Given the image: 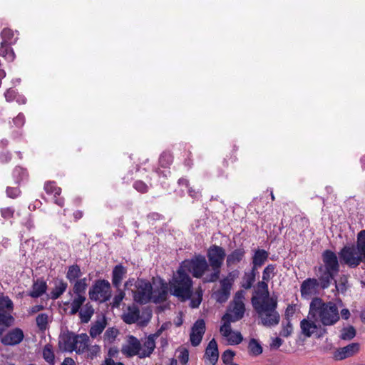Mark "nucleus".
Masks as SVG:
<instances>
[{
	"label": "nucleus",
	"instance_id": "16",
	"mask_svg": "<svg viewBox=\"0 0 365 365\" xmlns=\"http://www.w3.org/2000/svg\"><path fill=\"white\" fill-rule=\"evenodd\" d=\"M24 338L21 329L14 328L9 330L1 338V342L5 346H15L19 344Z\"/></svg>",
	"mask_w": 365,
	"mask_h": 365
},
{
	"label": "nucleus",
	"instance_id": "52",
	"mask_svg": "<svg viewBox=\"0 0 365 365\" xmlns=\"http://www.w3.org/2000/svg\"><path fill=\"white\" fill-rule=\"evenodd\" d=\"M235 355V353L233 351L227 349L223 352L221 357L222 361L225 364H231Z\"/></svg>",
	"mask_w": 365,
	"mask_h": 365
},
{
	"label": "nucleus",
	"instance_id": "46",
	"mask_svg": "<svg viewBox=\"0 0 365 365\" xmlns=\"http://www.w3.org/2000/svg\"><path fill=\"white\" fill-rule=\"evenodd\" d=\"M173 155L170 153H163L161 154L159 158V163L161 167L168 168L173 163Z\"/></svg>",
	"mask_w": 365,
	"mask_h": 365
},
{
	"label": "nucleus",
	"instance_id": "32",
	"mask_svg": "<svg viewBox=\"0 0 365 365\" xmlns=\"http://www.w3.org/2000/svg\"><path fill=\"white\" fill-rule=\"evenodd\" d=\"M349 274H341L337 280H334V285L336 291L338 293L344 294L349 288Z\"/></svg>",
	"mask_w": 365,
	"mask_h": 365
},
{
	"label": "nucleus",
	"instance_id": "62",
	"mask_svg": "<svg viewBox=\"0 0 365 365\" xmlns=\"http://www.w3.org/2000/svg\"><path fill=\"white\" fill-rule=\"evenodd\" d=\"M88 350L90 352L91 356H96L101 351V348L98 345L92 346L90 349L88 348Z\"/></svg>",
	"mask_w": 365,
	"mask_h": 365
},
{
	"label": "nucleus",
	"instance_id": "33",
	"mask_svg": "<svg viewBox=\"0 0 365 365\" xmlns=\"http://www.w3.org/2000/svg\"><path fill=\"white\" fill-rule=\"evenodd\" d=\"M81 323H88L94 314V309L90 303L86 304L78 312Z\"/></svg>",
	"mask_w": 365,
	"mask_h": 365
},
{
	"label": "nucleus",
	"instance_id": "49",
	"mask_svg": "<svg viewBox=\"0 0 365 365\" xmlns=\"http://www.w3.org/2000/svg\"><path fill=\"white\" fill-rule=\"evenodd\" d=\"M14 36V31L10 29H4L1 32V37L2 38L3 41L2 42H4V43H9L11 42V39Z\"/></svg>",
	"mask_w": 365,
	"mask_h": 365
},
{
	"label": "nucleus",
	"instance_id": "10",
	"mask_svg": "<svg viewBox=\"0 0 365 365\" xmlns=\"http://www.w3.org/2000/svg\"><path fill=\"white\" fill-rule=\"evenodd\" d=\"M91 300L101 303L108 301L111 297V287L108 280H96L88 292Z\"/></svg>",
	"mask_w": 365,
	"mask_h": 365
},
{
	"label": "nucleus",
	"instance_id": "42",
	"mask_svg": "<svg viewBox=\"0 0 365 365\" xmlns=\"http://www.w3.org/2000/svg\"><path fill=\"white\" fill-rule=\"evenodd\" d=\"M11 312L4 311L0 312V324L5 327H11L14 322V318L11 315Z\"/></svg>",
	"mask_w": 365,
	"mask_h": 365
},
{
	"label": "nucleus",
	"instance_id": "9",
	"mask_svg": "<svg viewBox=\"0 0 365 365\" xmlns=\"http://www.w3.org/2000/svg\"><path fill=\"white\" fill-rule=\"evenodd\" d=\"M317 278H307L300 286L301 296L303 299H309L312 296L317 295L319 289L324 290L330 287V284L319 275Z\"/></svg>",
	"mask_w": 365,
	"mask_h": 365
},
{
	"label": "nucleus",
	"instance_id": "1",
	"mask_svg": "<svg viewBox=\"0 0 365 365\" xmlns=\"http://www.w3.org/2000/svg\"><path fill=\"white\" fill-rule=\"evenodd\" d=\"M170 293L180 302L190 301L192 308H197L202 299V290L199 288L195 297L191 299L193 293V282L187 273L178 268L169 282Z\"/></svg>",
	"mask_w": 365,
	"mask_h": 365
},
{
	"label": "nucleus",
	"instance_id": "47",
	"mask_svg": "<svg viewBox=\"0 0 365 365\" xmlns=\"http://www.w3.org/2000/svg\"><path fill=\"white\" fill-rule=\"evenodd\" d=\"M275 269V265L268 264L262 272V280L269 282L274 276V272Z\"/></svg>",
	"mask_w": 365,
	"mask_h": 365
},
{
	"label": "nucleus",
	"instance_id": "5",
	"mask_svg": "<svg viewBox=\"0 0 365 365\" xmlns=\"http://www.w3.org/2000/svg\"><path fill=\"white\" fill-rule=\"evenodd\" d=\"M322 264L314 267V274L319 275L331 284L340 269L338 257L334 252L326 250L322 254Z\"/></svg>",
	"mask_w": 365,
	"mask_h": 365
},
{
	"label": "nucleus",
	"instance_id": "38",
	"mask_svg": "<svg viewBox=\"0 0 365 365\" xmlns=\"http://www.w3.org/2000/svg\"><path fill=\"white\" fill-rule=\"evenodd\" d=\"M86 281V278H83L74 281L75 283L73 290L76 296H84L88 286Z\"/></svg>",
	"mask_w": 365,
	"mask_h": 365
},
{
	"label": "nucleus",
	"instance_id": "25",
	"mask_svg": "<svg viewBox=\"0 0 365 365\" xmlns=\"http://www.w3.org/2000/svg\"><path fill=\"white\" fill-rule=\"evenodd\" d=\"M205 356L212 364L215 365L219 358V351L217 344L215 339H212L208 344L206 349Z\"/></svg>",
	"mask_w": 365,
	"mask_h": 365
},
{
	"label": "nucleus",
	"instance_id": "36",
	"mask_svg": "<svg viewBox=\"0 0 365 365\" xmlns=\"http://www.w3.org/2000/svg\"><path fill=\"white\" fill-rule=\"evenodd\" d=\"M43 359L51 365H53L55 363V355L53 349V346L50 344H47L44 346L42 351Z\"/></svg>",
	"mask_w": 365,
	"mask_h": 365
},
{
	"label": "nucleus",
	"instance_id": "58",
	"mask_svg": "<svg viewBox=\"0 0 365 365\" xmlns=\"http://www.w3.org/2000/svg\"><path fill=\"white\" fill-rule=\"evenodd\" d=\"M6 101L11 102L16 98V91L13 89L7 90L4 93Z\"/></svg>",
	"mask_w": 365,
	"mask_h": 365
},
{
	"label": "nucleus",
	"instance_id": "34",
	"mask_svg": "<svg viewBox=\"0 0 365 365\" xmlns=\"http://www.w3.org/2000/svg\"><path fill=\"white\" fill-rule=\"evenodd\" d=\"M50 322L51 317L48 314L41 313L36 317V326L41 331H45L48 328Z\"/></svg>",
	"mask_w": 365,
	"mask_h": 365
},
{
	"label": "nucleus",
	"instance_id": "12",
	"mask_svg": "<svg viewBox=\"0 0 365 365\" xmlns=\"http://www.w3.org/2000/svg\"><path fill=\"white\" fill-rule=\"evenodd\" d=\"M135 290H132L133 299L137 303L145 304L148 303L152 297V284L142 279H138L135 284Z\"/></svg>",
	"mask_w": 365,
	"mask_h": 365
},
{
	"label": "nucleus",
	"instance_id": "40",
	"mask_svg": "<svg viewBox=\"0 0 365 365\" xmlns=\"http://www.w3.org/2000/svg\"><path fill=\"white\" fill-rule=\"evenodd\" d=\"M86 301L85 296H76L71 302L70 314L74 315L81 310V307Z\"/></svg>",
	"mask_w": 365,
	"mask_h": 365
},
{
	"label": "nucleus",
	"instance_id": "31",
	"mask_svg": "<svg viewBox=\"0 0 365 365\" xmlns=\"http://www.w3.org/2000/svg\"><path fill=\"white\" fill-rule=\"evenodd\" d=\"M257 270L252 269L250 272H245L243 274L241 282V287L245 289H250L255 282Z\"/></svg>",
	"mask_w": 365,
	"mask_h": 365
},
{
	"label": "nucleus",
	"instance_id": "2",
	"mask_svg": "<svg viewBox=\"0 0 365 365\" xmlns=\"http://www.w3.org/2000/svg\"><path fill=\"white\" fill-rule=\"evenodd\" d=\"M309 317L317 320L323 327L332 326L340 319L339 309L333 302H325L319 297H314L309 304Z\"/></svg>",
	"mask_w": 365,
	"mask_h": 365
},
{
	"label": "nucleus",
	"instance_id": "39",
	"mask_svg": "<svg viewBox=\"0 0 365 365\" xmlns=\"http://www.w3.org/2000/svg\"><path fill=\"white\" fill-rule=\"evenodd\" d=\"M81 271L80 267L78 264H73L68 267L66 278L70 282L78 280L81 276Z\"/></svg>",
	"mask_w": 365,
	"mask_h": 365
},
{
	"label": "nucleus",
	"instance_id": "37",
	"mask_svg": "<svg viewBox=\"0 0 365 365\" xmlns=\"http://www.w3.org/2000/svg\"><path fill=\"white\" fill-rule=\"evenodd\" d=\"M0 56L8 61H13L15 58V53L13 49L7 43H4V42L1 43Z\"/></svg>",
	"mask_w": 365,
	"mask_h": 365
},
{
	"label": "nucleus",
	"instance_id": "53",
	"mask_svg": "<svg viewBox=\"0 0 365 365\" xmlns=\"http://www.w3.org/2000/svg\"><path fill=\"white\" fill-rule=\"evenodd\" d=\"M133 186L138 192L141 193H146L149 190L148 185L142 180L135 181Z\"/></svg>",
	"mask_w": 365,
	"mask_h": 365
},
{
	"label": "nucleus",
	"instance_id": "56",
	"mask_svg": "<svg viewBox=\"0 0 365 365\" xmlns=\"http://www.w3.org/2000/svg\"><path fill=\"white\" fill-rule=\"evenodd\" d=\"M6 193L9 197L15 198L19 195L20 191L17 187H7Z\"/></svg>",
	"mask_w": 365,
	"mask_h": 365
},
{
	"label": "nucleus",
	"instance_id": "48",
	"mask_svg": "<svg viewBox=\"0 0 365 365\" xmlns=\"http://www.w3.org/2000/svg\"><path fill=\"white\" fill-rule=\"evenodd\" d=\"M117 289V294L113 297V302L111 303L112 307H118L125 298V294L123 290H122L120 287Z\"/></svg>",
	"mask_w": 365,
	"mask_h": 365
},
{
	"label": "nucleus",
	"instance_id": "44",
	"mask_svg": "<svg viewBox=\"0 0 365 365\" xmlns=\"http://www.w3.org/2000/svg\"><path fill=\"white\" fill-rule=\"evenodd\" d=\"M119 331L117 329L111 327L108 328L104 333L103 339L106 343H113L117 337Z\"/></svg>",
	"mask_w": 365,
	"mask_h": 365
},
{
	"label": "nucleus",
	"instance_id": "21",
	"mask_svg": "<svg viewBox=\"0 0 365 365\" xmlns=\"http://www.w3.org/2000/svg\"><path fill=\"white\" fill-rule=\"evenodd\" d=\"M44 190L47 194H53L55 197L54 202L60 207L64 205V199L63 197L57 198L56 197L61 193V188L58 187L55 182L48 181L44 184Z\"/></svg>",
	"mask_w": 365,
	"mask_h": 365
},
{
	"label": "nucleus",
	"instance_id": "19",
	"mask_svg": "<svg viewBox=\"0 0 365 365\" xmlns=\"http://www.w3.org/2000/svg\"><path fill=\"white\" fill-rule=\"evenodd\" d=\"M76 334L67 331L60 335L58 340V347L64 352L73 351L74 340Z\"/></svg>",
	"mask_w": 365,
	"mask_h": 365
},
{
	"label": "nucleus",
	"instance_id": "27",
	"mask_svg": "<svg viewBox=\"0 0 365 365\" xmlns=\"http://www.w3.org/2000/svg\"><path fill=\"white\" fill-rule=\"evenodd\" d=\"M269 253L264 250L257 249L255 251L252 256V267L253 269L257 270L261 267L264 262L267 260Z\"/></svg>",
	"mask_w": 365,
	"mask_h": 365
},
{
	"label": "nucleus",
	"instance_id": "3",
	"mask_svg": "<svg viewBox=\"0 0 365 365\" xmlns=\"http://www.w3.org/2000/svg\"><path fill=\"white\" fill-rule=\"evenodd\" d=\"M338 255L341 263L350 268L365 264V230L357 234L356 245L344 246Z\"/></svg>",
	"mask_w": 365,
	"mask_h": 365
},
{
	"label": "nucleus",
	"instance_id": "63",
	"mask_svg": "<svg viewBox=\"0 0 365 365\" xmlns=\"http://www.w3.org/2000/svg\"><path fill=\"white\" fill-rule=\"evenodd\" d=\"M294 312V305L289 304L285 310V317H287V320L289 319V318L293 315Z\"/></svg>",
	"mask_w": 365,
	"mask_h": 365
},
{
	"label": "nucleus",
	"instance_id": "59",
	"mask_svg": "<svg viewBox=\"0 0 365 365\" xmlns=\"http://www.w3.org/2000/svg\"><path fill=\"white\" fill-rule=\"evenodd\" d=\"M283 343V341L279 337L274 338L272 343L270 344V346L272 349H278Z\"/></svg>",
	"mask_w": 365,
	"mask_h": 365
},
{
	"label": "nucleus",
	"instance_id": "6",
	"mask_svg": "<svg viewBox=\"0 0 365 365\" xmlns=\"http://www.w3.org/2000/svg\"><path fill=\"white\" fill-rule=\"evenodd\" d=\"M226 256L225 250L222 247L213 245L207 250V257L209 266L212 267V272L205 274L202 277L204 283L215 282L218 280L220 275V269Z\"/></svg>",
	"mask_w": 365,
	"mask_h": 365
},
{
	"label": "nucleus",
	"instance_id": "60",
	"mask_svg": "<svg viewBox=\"0 0 365 365\" xmlns=\"http://www.w3.org/2000/svg\"><path fill=\"white\" fill-rule=\"evenodd\" d=\"M11 158V154L8 152H3L0 154V161L3 163H8Z\"/></svg>",
	"mask_w": 365,
	"mask_h": 365
},
{
	"label": "nucleus",
	"instance_id": "15",
	"mask_svg": "<svg viewBox=\"0 0 365 365\" xmlns=\"http://www.w3.org/2000/svg\"><path fill=\"white\" fill-rule=\"evenodd\" d=\"M140 339L133 335H128L125 343L122 346L121 352L127 357L138 356L140 358Z\"/></svg>",
	"mask_w": 365,
	"mask_h": 365
},
{
	"label": "nucleus",
	"instance_id": "45",
	"mask_svg": "<svg viewBox=\"0 0 365 365\" xmlns=\"http://www.w3.org/2000/svg\"><path fill=\"white\" fill-rule=\"evenodd\" d=\"M356 336V330L352 326L344 328L341 330V339L343 340H351Z\"/></svg>",
	"mask_w": 365,
	"mask_h": 365
},
{
	"label": "nucleus",
	"instance_id": "54",
	"mask_svg": "<svg viewBox=\"0 0 365 365\" xmlns=\"http://www.w3.org/2000/svg\"><path fill=\"white\" fill-rule=\"evenodd\" d=\"M180 354L178 356L179 361L182 364H186L189 360V352L187 349L182 348L179 350Z\"/></svg>",
	"mask_w": 365,
	"mask_h": 365
},
{
	"label": "nucleus",
	"instance_id": "8",
	"mask_svg": "<svg viewBox=\"0 0 365 365\" xmlns=\"http://www.w3.org/2000/svg\"><path fill=\"white\" fill-rule=\"evenodd\" d=\"M179 268L185 273H190L195 278H202L209 269V264L205 257L200 255L190 259L184 260Z\"/></svg>",
	"mask_w": 365,
	"mask_h": 365
},
{
	"label": "nucleus",
	"instance_id": "23",
	"mask_svg": "<svg viewBox=\"0 0 365 365\" xmlns=\"http://www.w3.org/2000/svg\"><path fill=\"white\" fill-rule=\"evenodd\" d=\"M222 325L220 328V332L221 334L225 337L230 345H237L240 344L243 337L240 332L239 331H232L231 328V324H229V329H227V331H222Z\"/></svg>",
	"mask_w": 365,
	"mask_h": 365
},
{
	"label": "nucleus",
	"instance_id": "50",
	"mask_svg": "<svg viewBox=\"0 0 365 365\" xmlns=\"http://www.w3.org/2000/svg\"><path fill=\"white\" fill-rule=\"evenodd\" d=\"M293 331V327L289 319L287 320L286 324L282 325V329L279 333L283 337H289Z\"/></svg>",
	"mask_w": 365,
	"mask_h": 365
},
{
	"label": "nucleus",
	"instance_id": "4",
	"mask_svg": "<svg viewBox=\"0 0 365 365\" xmlns=\"http://www.w3.org/2000/svg\"><path fill=\"white\" fill-rule=\"evenodd\" d=\"M252 304L263 326L272 327L279 324L280 315L277 311V299H268L262 302H259L257 299H254Z\"/></svg>",
	"mask_w": 365,
	"mask_h": 365
},
{
	"label": "nucleus",
	"instance_id": "43",
	"mask_svg": "<svg viewBox=\"0 0 365 365\" xmlns=\"http://www.w3.org/2000/svg\"><path fill=\"white\" fill-rule=\"evenodd\" d=\"M248 349L250 353L255 356H258L262 353V347L255 339L250 340Z\"/></svg>",
	"mask_w": 365,
	"mask_h": 365
},
{
	"label": "nucleus",
	"instance_id": "29",
	"mask_svg": "<svg viewBox=\"0 0 365 365\" xmlns=\"http://www.w3.org/2000/svg\"><path fill=\"white\" fill-rule=\"evenodd\" d=\"M245 255V250L243 247H240L232 251L230 255H227L226 259V264L227 267L236 264L240 262L244 258Z\"/></svg>",
	"mask_w": 365,
	"mask_h": 365
},
{
	"label": "nucleus",
	"instance_id": "28",
	"mask_svg": "<svg viewBox=\"0 0 365 365\" xmlns=\"http://www.w3.org/2000/svg\"><path fill=\"white\" fill-rule=\"evenodd\" d=\"M46 282L43 279H38L34 282L31 291L29 293V296L32 298H38L46 293Z\"/></svg>",
	"mask_w": 365,
	"mask_h": 365
},
{
	"label": "nucleus",
	"instance_id": "24",
	"mask_svg": "<svg viewBox=\"0 0 365 365\" xmlns=\"http://www.w3.org/2000/svg\"><path fill=\"white\" fill-rule=\"evenodd\" d=\"M359 349V345L357 343H351L344 347L338 349L335 354V358L341 360L356 354Z\"/></svg>",
	"mask_w": 365,
	"mask_h": 365
},
{
	"label": "nucleus",
	"instance_id": "18",
	"mask_svg": "<svg viewBox=\"0 0 365 365\" xmlns=\"http://www.w3.org/2000/svg\"><path fill=\"white\" fill-rule=\"evenodd\" d=\"M140 341V359L150 357L153 354L156 347V343L153 339V336H146L142 338Z\"/></svg>",
	"mask_w": 365,
	"mask_h": 365
},
{
	"label": "nucleus",
	"instance_id": "35",
	"mask_svg": "<svg viewBox=\"0 0 365 365\" xmlns=\"http://www.w3.org/2000/svg\"><path fill=\"white\" fill-rule=\"evenodd\" d=\"M68 284L63 280H58L55 282V286L51 292V298L57 299L66 290Z\"/></svg>",
	"mask_w": 365,
	"mask_h": 365
},
{
	"label": "nucleus",
	"instance_id": "30",
	"mask_svg": "<svg viewBox=\"0 0 365 365\" xmlns=\"http://www.w3.org/2000/svg\"><path fill=\"white\" fill-rule=\"evenodd\" d=\"M107 325V322L105 317L97 319L91 327L89 330L90 336L92 338H96L99 336Z\"/></svg>",
	"mask_w": 365,
	"mask_h": 365
},
{
	"label": "nucleus",
	"instance_id": "11",
	"mask_svg": "<svg viewBox=\"0 0 365 365\" xmlns=\"http://www.w3.org/2000/svg\"><path fill=\"white\" fill-rule=\"evenodd\" d=\"M152 314L150 311L143 312L142 317L140 315V309L135 305L129 306L127 310L122 314L123 321L128 324H132L138 322L142 325H146L150 320Z\"/></svg>",
	"mask_w": 365,
	"mask_h": 365
},
{
	"label": "nucleus",
	"instance_id": "22",
	"mask_svg": "<svg viewBox=\"0 0 365 365\" xmlns=\"http://www.w3.org/2000/svg\"><path fill=\"white\" fill-rule=\"evenodd\" d=\"M127 274V268L119 264L115 266L112 271V284L116 289L120 287L123 278Z\"/></svg>",
	"mask_w": 365,
	"mask_h": 365
},
{
	"label": "nucleus",
	"instance_id": "55",
	"mask_svg": "<svg viewBox=\"0 0 365 365\" xmlns=\"http://www.w3.org/2000/svg\"><path fill=\"white\" fill-rule=\"evenodd\" d=\"M14 212V210L10 207L4 208L1 211V216L4 219H9V218L12 217Z\"/></svg>",
	"mask_w": 365,
	"mask_h": 365
},
{
	"label": "nucleus",
	"instance_id": "17",
	"mask_svg": "<svg viewBox=\"0 0 365 365\" xmlns=\"http://www.w3.org/2000/svg\"><path fill=\"white\" fill-rule=\"evenodd\" d=\"M205 330V322L203 319H198L194 323L190 334V340L193 346H197L200 344Z\"/></svg>",
	"mask_w": 365,
	"mask_h": 365
},
{
	"label": "nucleus",
	"instance_id": "7",
	"mask_svg": "<svg viewBox=\"0 0 365 365\" xmlns=\"http://www.w3.org/2000/svg\"><path fill=\"white\" fill-rule=\"evenodd\" d=\"M244 299V291H237L235 294L233 300L228 307L226 313L222 317V320L224 321L222 331L225 330V331H227L229 324L236 322L243 318L245 312Z\"/></svg>",
	"mask_w": 365,
	"mask_h": 365
},
{
	"label": "nucleus",
	"instance_id": "14",
	"mask_svg": "<svg viewBox=\"0 0 365 365\" xmlns=\"http://www.w3.org/2000/svg\"><path fill=\"white\" fill-rule=\"evenodd\" d=\"M300 329L302 334L306 337L315 334L317 338H321L327 333V329L322 327L317 320L309 318V314L300 322Z\"/></svg>",
	"mask_w": 365,
	"mask_h": 365
},
{
	"label": "nucleus",
	"instance_id": "20",
	"mask_svg": "<svg viewBox=\"0 0 365 365\" xmlns=\"http://www.w3.org/2000/svg\"><path fill=\"white\" fill-rule=\"evenodd\" d=\"M267 282V281L262 280L257 283V289L255 291V294L251 299L252 304H253L254 299H257L259 302L274 299L269 297Z\"/></svg>",
	"mask_w": 365,
	"mask_h": 365
},
{
	"label": "nucleus",
	"instance_id": "26",
	"mask_svg": "<svg viewBox=\"0 0 365 365\" xmlns=\"http://www.w3.org/2000/svg\"><path fill=\"white\" fill-rule=\"evenodd\" d=\"M89 337L86 334H76L74 340V349L77 354H83L88 350Z\"/></svg>",
	"mask_w": 365,
	"mask_h": 365
},
{
	"label": "nucleus",
	"instance_id": "61",
	"mask_svg": "<svg viewBox=\"0 0 365 365\" xmlns=\"http://www.w3.org/2000/svg\"><path fill=\"white\" fill-rule=\"evenodd\" d=\"M136 280L134 278H130L127 280L124 284V289L129 290L131 287L134 286L135 287Z\"/></svg>",
	"mask_w": 365,
	"mask_h": 365
},
{
	"label": "nucleus",
	"instance_id": "41",
	"mask_svg": "<svg viewBox=\"0 0 365 365\" xmlns=\"http://www.w3.org/2000/svg\"><path fill=\"white\" fill-rule=\"evenodd\" d=\"M14 304L8 296L0 294V312L4 311L12 312Z\"/></svg>",
	"mask_w": 365,
	"mask_h": 365
},
{
	"label": "nucleus",
	"instance_id": "51",
	"mask_svg": "<svg viewBox=\"0 0 365 365\" xmlns=\"http://www.w3.org/2000/svg\"><path fill=\"white\" fill-rule=\"evenodd\" d=\"M14 177L16 178V182H19L24 180L26 176L27 173L26 170L21 167H16L13 171Z\"/></svg>",
	"mask_w": 365,
	"mask_h": 365
},
{
	"label": "nucleus",
	"instance_id": "13",
	"mask_svg": "<svg viewBox=\"0 0 365 365\" xmlns=\"http://www.w3.org/2000/svg\"><path fill=\"white\" fill-rule=\"evenodd\" d=\"M236 277L237 274L232 272L220 281V288L212 294V297L216 302L225 303L227 301L230 296V291Z\"/></svg>",
	"mask_w": 365,
	"mask_h": 365
},
{
	"label": "nucleus",
	"instance_id": "64",
	"mask_svg": "<svg viewBox=\"0 0 365 365\" xmlns=\"http://www.w3.org/2000/svg\"><path fill=\"white\" fill-rule=\"evenodd\" d=\"M102 365H124L121 362H115L112 359H106Z\"/></svg>",
	"mask_w": 365,
	"mask_h": 365
},
{
	"label": "nucleus",
	"instance_id": "57",
	"mask_svg": "<svg viewBox=\"0 0 365 365\" xmlns=\"http://www.w3.org/2000/svg\"><path fill=\"white\" fill-rule=\"evenodd\" d=\"M13 122L17 127L23 126L25 122L24 115L19 113L15 118H14Z\"/></svg>",
	"mask_w": 365,
	"mask_h": 365
}]
</instances>
